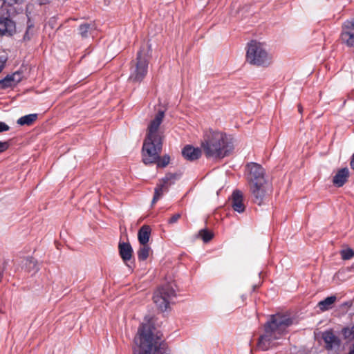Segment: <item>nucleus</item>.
I'll return each instance as SVG.
<instances>
[{"label": "nucleus", "instance_id": "1", "mask_svg": "<svg viewBox=\"0 0 354 354\" xmlns=\"http://www.w3.org/2000/svg\"><path fill=\"white\" fill-rule=\"evenodd\" d=\"M133 354H169L151 319L145 318L134 337Z\"/></svg>", "mask_w": 354, "mask_h": 354}, {"label": "nucleus", "instance_id": "2", "mask_svg": "<svg viewBox=\"0 0 354 354\" xmlns=\"http://www.w3.org/2000/svg\"><path fill=\"white\" fill-rule=\"evenodd\" d=\"M292 323V319L288 315L277 313L270 315L264 325V333L259 338L257 348L267 351L272 347L275 340L288 333L287 329Z\"/></svg>", "mask_w": 354, "mask_h": 354}, {"label": "nucleus", "instance_id": "3", "mask_svg": "<svg viewBox=\"0 0 354 354\" xmlns=\"http://www.w3.org/2000/svg\"><path fill=\"white\" fill-rule=\"evenodd\" d=\"M202 147L207 157L215 158H223L233 149L232 144L225 133L212 130L205 132Z\"/></svg>", "mask_w": 354, "mask_h": 354}, {"label": "nucleus", "instance_id": "4", "mask_svg": "<svg viewBox=\"0 0 354 354\" xmlns=\"http://www.w3.org/2000/svg\"><path fill=\"white\" fill-rule=\"evenodd\" d=\"M246 61L254 66H268L272 62V57L266 50L263 43L252 40L247 45Z\"/></svg>", "mask_w": 354, "mask_h": 354}, {"label": "nucleus", "instance_id": "5", "mask_svg": "<svg viewBox=\"0 0 354 354\" xmlns=\"http://www.w3.org/2000/svg\"><path fill=\"white\" fill-rule=\"evenodd\" d=\"M175 297L176 291L174 285L167 283L158 288L154 292L153 300L158 309L165 311Z\"/></svg>", "mask_w": 354, "mask_h": 354}, {"label": "nucleus", "instance_id": "6", "mask_svg": "<svg viewBox=\"0 0 354 354\" xmlns=\"http://www.w3.org/2000/svg\"><path fill=\"white\" fill-rule=\"evenodd\" d=\"M162 142L161 140L146 138L142 147V160L145 164L155 163L160 158Z\"/></svg>", "mask_w": 354, "mask_h": 354}, {"label": "nucleus", "instance_id": "7", "mask_svg": "<svg viewBox=\"0 0 354 354\" xmlns=\"http://www.w3.org/2000/svg\"><path fill=\"white\" fill-rule=\"evenodd\" d=\"M149 61L141 51L137 54L136 60L131 62L129 80L133 82H140L143 80L148 71Z\"/></svg>", "mask_w": 354, "mask_h": 354}, {"label": "nucleus", "instance_id": "8", "mask_svg": "<svg viewBox=\"0 0 354 354\" xmlns=\"http://www.w3.org/2000/svg\"><path fill=\"white\" fill-rule=\"evenodd\" d=\"M248 174L246 176L249 185L257 183H266L265 170L259 164L250 162L246 166Z\"/></svg>", "mask_w": 354, "mask_h": 354}, {"label": "nucleus", "instance_id": "9", "mask_svg": "<svg viewBox=\"0 0 354 354\" xmlns=\"http://www.w3.org/2000/svg\"><path fill=\"white\" fill-rule=\"evenodd\" d=\"M322 339L324 341L325 348L328 352L336 353L340 349L341 339L332 329L322 332Z\"/></svg>", "mask_w": 354, "mask_h": 354}, {"label": "nucleus", "instance_id": "10", "mask_svg": "<svg viewBox=\"0 0 354 354\" xmlns=\"http://www.w3.org/2000/svg\"><path fill=\"white\" fill-rule=\"evenodd\" d=\"M164 117L165 112L163 111H159L156 114L154 118L150 122L148 126L147 138L149 139L162 140V136L159 131V127L163 120Z\"/></svg>", "mask_w": 354, "mask_h": 354}, {"label": "nucleus", "instance_id": "11", "mask_svg": "<svg viewBox=\"0 0 354 354\" xmlns=\"http://www.w3.org/2000/svg\"><path fill=\"white\" fill-rule=\"evenodd\" d=\"M340 39L348 47H354V18L346 20L342 26Z\"/></svg>", "mask_w": 354, "mask_h": 354}, {"label": "nucleus", "instance_id": "12", "mask_svg": "<svg viewBox=\"0 0 354 354\" xmlns=\"http://www.w3.org/2000/svg\"><path fill=\"white\" fill-rule=\"evenodd\" d=\"M252 201L261 205L263 203L268 195V185L266 183H257L249 185Z\"/></svg>", "mask_w": 354, "mask_h": 354}, {"label": "nucleus", "instance_id": "13", "mask_svg": "<svg viewBox=\"0 0 354 354\" xmlns=\"http://www.w3.org/2000/svg\"><path fill=\"white\" fill-rule=\"evenodd\" d=\"M15 23L6 17H0V35L11 36L15 32Z\"/></svg>", "mask_w": 354, "mask_h": 354}, {"label": "nucleus", "instance_id": "14", "mask_svg": "<svg viewBox=\"0 0 354 354\" xmlns=\"http://www.w3.org/2000/svg\"><path fill=\"white\" fill-rule=\"evenodd\" d=\"M243 195L240 190H234L232 195L231 205L233 209L239 213L245 211V206L243 204Z\"/></svg>", "mask_w": 354, "mask_h": 354}, {"label": "nucleus", "instance_id": "15", "mask_svg": "<svg viewBox=\"0 0 354 354\" xmlns=\"http://www.w3.org/2000/svg\"><path fill=\"white\" fill-rule=\"evenodd\" d=\"M120 255L124 263L128 266V261H130L133 256V249L129 243H120L118 245Z\"/></svg>", "mask_w": 354, "mask_h": 354}, {"label": "nucleus", "instance_id": "16", "mask_svg": "<svg viewBox=\"0 0 354 354\" xmlns=\"http://www.w3.org/2000/svg\"><path fill=\"white\" fill-rule=\"evenodd\" d=\"M20 80V74L18 73L8 75L3 79L0 80V90L13 87L17 85Z\"/></svg>", "mask_w": 354, "mask_h": 354}, {"label": "nucleus", "instance_id": "17", "mask_svg": "<svg viewBox=\"0 0 354 354\" xmlns=\"http://www.w3.org/2000/svg\"><path fill=\"white\" fill-rule=\"evenodd\" d=\"M182 155L186 160L193 161L201 157V150L198 147L186 145L182 150Z\"/></svg>", "mask_w": 354, "mask_h": 354}, {"label": "nucleus", "instance_id": "18", "mask_svg": "<svg viewBox=\"0 0 354 354\" xmlns=\"http://www.w3.org/2000/svg\"><path fill=\"white\" fill-rule=\"evenodd\" d=\"M349 176V171L348 168L345 167L337 171L335 176L333 177V183L337 187H342L347 181Z\"/></svg>", "mask_w": 354, "mask_h": 354}, {"label": "nucleus", "instance_id": "19", "mask_svg": "<svg viewBox=\"0 0 354 354\" xmlns=\"http://www.w3.org/2000/svg\"><path fill=\"white\" fill-rule=\"evenodd\" d=\"M151 228L149 225H145L141 227L138 233V238L141 245H147L149 241Z\"/></svg>", "mask_w": 354, "mask_h": 354}, {"label": "nucleus", "instance_id": "20", "mask_svg": "<svg viewBox=\"0 0 354 354\" xmlns=\"http://www.w3.org/2000/svg\"><path fill=\"white\" fill-rule=\"evenodd\" d=\"M336 300L337 297L335 295L328 297L324 300L320 301L318 303L317 306L319 307L321 311L324 312L329 309H331Z\"/></svg>", "mask_w": 354, "mask_h": 354}, {"label": "nucleus", "instance_id": "21", "mask_svg": "<svg viewBox=\"0 0 354 354\" xmlns=\"http://www.w3.org/2000/svg\"><path fill=\"white\" fill-rule=\"evenodd\" d=\"M37 118V114H28L24 116L21 117L17 120V124L23 126V125H30L32 124Z\"/></svg>", "mask_w": 354, "mask_h": 354}, {"label": "nucleus", "instance_id": "22", "mask_svg": "<svg viewBox=\"0 0 354 354\" xmlns=\"http://www.w3.org/2000/svg\"><path fill=\"white\" fill-rule=\"evenodd\" d=\"M163 184L158 185L154 191V196L152 199V204L156 203L159 198L162 196L163 194V187L164 184L166 183L169 180V178L166 176L165 178L162 179Z\"/></svg>", "mask_w": 354, "mask_h": 354}, {"label": "nucleus", "instance_id": "23", "mask_svg": "<svg viewBox=\"0 0 354 354\" xmlns=\"http://www.w3.org/2000/svg\"><path fill=\"white\" fill-rule=\"evenodd\" d=\"M151 248L147 245H142L137 252L139 261H145L149 256Z\"/></svg>", "mask_w": 354, "mask_h": 354}, {"label": "nucleus", "instance_id": "24", "mask_svg": "<svg viewBox=\"0 0 354 354\" xmlns=\"http://www.w3.org/2000/svg\"><path fill=\"white\" fill-rule=\"evenodd\" d=\"M198 236L205 243H207L213 238L214 234L212 232L203 229L198 232Z\"/></svg>", "mask_w": 354, "mask_h": 354}, {"label": "nucleus", "instance_id": "25", "mask_svg": "<svg viewBox=\"0 0 354 354\" xmlns=\"http://www.w3.org/2000/svg\"><path fill=\"white\" fill-rule=\"evenodd\" d=\"M342 334L346 339L351 340L354 339V326L351 328H344L342 329Z\"/></svg>", "mask_w": 354, "mask_h": 354}, {"label": "nucleus", "instance_id": "26", "mask_svg": "<svg viewBox=\"0 0 354 354\" xmlns=\"http://www.w3.org/2000/svg\"><path fill=\"white\" fill-rule=\"evenodd\" d=\"M34 35V26L32 24H30V21L28 22L27 30L24 35V40L28 41L30 40Z\"/></svg>", "mask_w": 354, "mask_h": 354}, {"label": "nucleus", "instance_id": "27", "mask_svg": "<svg viewBox=\"0 0 354 354\" xmlns=\"http://www.w3.org/2000/svg\"><path fill=\"white\" fill-rule=\"evenodd\" d=\"M342 259L344 260H348L354 257V251L351 248L342 250L340 252Z\"/></svg>", "mask_w": 354, "mask_h": 354}, {"label": "nucleus", "instance_id": "28", "mask_svg": "<svg viewBox=\"0 0 354 354\" xmlns=\"http://www.w3.org/2000/svg\"><path fill=\"white\" fill-rule=\"evenodd\" d=\"M91 29V25L89 24H84L80 26L79 30L80 34L82 37H87L88 33Z\"/></svg>", "mask_w": 354, "mask_h": 354}, {"label": "nucleus", "instance_id": "29", "mask_svg": "<svg viewBox=\"0 0 354 354\" xmlns=\"http://www.w3.org/2000/svg\"><path fill=\"white\" fill-rule=\"evenodd\" d=\"M169 156H164L162 158H160L156 161L157 165L159 167H166L169 162Z\"/></svg>", "mask_w": 354, "mask_h": 354}, {"label": "nucleus", "instance_id": "30", "mask_svg": "<svg viewBox=\"0 0 354 354\" xmlns=\"http://www.w3.org/2000/svg\"><path fill=\"white\" fill-rule=\"evenodd\" d=\"M26 266L30 269L32 268V269H35L36 271L38 270V268H37V261L32 257H29L27 259Z\"/></svg>", "mask_w": 354, "mask_h": 354}, {"label": "nucleus", "instance_id": "31", "mask_svg": "<svg viewBox=\"0 0 354 354\" xmlns=\"http://www.w3.org/2000/svg\"><path fill=\"white\" fill-rule=\"evenodd\" d=\"M181 217V214L179 213L175 214L173 215L169 220L168 221V223L169 224H174L178 221V220Z\"/></svg>", "mask_w": 354, "mask_h": 354}, {"label": "nucleus", "instance_id": "32", "mask_svg": "<svg viewBox=\"0 0 354 354\" xmlns=\"http://www.w3.org/2000/svg\"><path fill=\"white\" fill-rule=\"evenodd\" d=\"M9 147V143L8 142L0 141V153L6 151Z\"/></svg>", "mask_w": 354, "mask_h": 354}, {"label": "nucleus", "instance_id": "33", "mask_svg": "<svg viewBox=\"0 0 354 354\" xmlns=\"http://www.w3.org/2000/svg\"><path fill=\"white\" fill-rule=\"evenodd\" d=\"M10 129V127L5 122H0V133L7 131Z\"/></svg>", "mask_w": 354, "mask_h": 354}, {"label": "nucleus", "instance_id": "34", "mask_svg": "<svg viewBox=\"0 0 354 354\" xmlns=\"http://www.w3.org/2000/svg\"><path fill=\"white\" fill-rule=\"evenodd\" d=\"M7 61V58L5 56H1L0 57V72L3 70L4 68L5 64Z\"/></svg>", "mask_w": 354, "mask_h": 354}, {"label": "nucleus", "instance_id": "35", "mask_svg": "<svg viewBox=\"0 0 354 354\" xmlns=\"http://www.w3.org/2000/svg\"><path fill=\"white\" fill-rule=\"evenodd\" d=\"M4 4H8V6H12L14 4L17 3L19 0H2Z\"/></svg>", "mask_w": 354, "mask_h": 354}, {"label": "nucleus", "instance_id": "36", "mask_svg": "<svg viewBox=\"0 0 354 354\" xmlns=\"http://www.w3.org/2000/svg\"><path fill=\"white\" fill-rule=\"evenodd\" d=\"M351 167L353 169H354V154L352 156L351 160L350 162Z\"/></svg>", "mask_w": 354, "mask_h": 354}, {"label": "nucleus", "instance_id": "37", "mask_svg": "<svg viewBox=\"0 0 354 354\" xmlns=\"http://www.w3.org/2000/svg\"><path fill=\"white\" fill-rule=\"evenodd\" d=\"M348 354H354V344L353 345L352 348H351Z\"/></svg>", "mask_w": 354, "mask_h": 354}, {"label": "nucleus", "instance_id": "38", "mask_svg": "<svg viewBox=\"0 0 354 354\" xmlns=\"http://www.w3.org/2000/svg\"><path fill=\"white\" fill-rule=\"evenodd\" d=\"M298 109H299V111L300 113H301V111H302V107H301V106L300 104H299V105H298Z\"/></svg>", "mask_w": 354, "mask_h": 354}]
</instances>
